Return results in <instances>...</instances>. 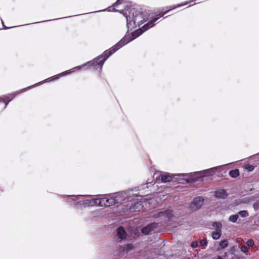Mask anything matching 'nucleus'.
I'll return each mask as SVG.
<instances>
[{"label": "nucleus", "mask_w": 259, "mask_h": 259, "mask_svg": "<svg viewBox=\"0 0 259 259\" xmlns=\"http://www.w3.org/2000/svg\"><path fill=\"white\" fill-rule=\"evenodd\" d=\"M174 8H171L167 11H166L162 13V14L159 15V17H157L156 18H153L151 21L148 22L146 24L144 25L141 29H138L136 30L133 34V38L131 39L127 40L126 38H123L121 39L118 43H117L115 45L113 46L112 48L110 49L109 52L103 56H100L96 58V61L94 60L92 61L89 62L88 64L90 65H94L95 62L97 64V65L101 66L100 68H102V66L104 64L105 60L112 54L115 52L117 50L119 49L122 46L130 42L131 40L136 38V37L140 36L142 33L144 31H146L148 29L151 28L154 25V22L156 21L159 18L165 15L167 12L169 10L174 9Z\"/></svg>", "instance_id": "nucleus-1"}, {"label": "nucleus", "mask_w": 259, "mask_h": 259, "mask_svg": "<svg viewBox=\"0 0 259 259\" xmlns=\"http://www.w3.org/2000/svg\"><path fill=\"white\" fill-rule=\"evenodd\" d=\"M118 195L115 194L113 195L106 196L101 198H96V203H98V206L101 207H109L115 205L118 202Z\"/></svg>", "instance_id": "nucleus-2"}, {"label": "nucleus", "mask_w": 259, "mask_h": 259, "mask_svg": "<svg viewBox=\"0 0 259 259\" xmlns=\"http://www.w3.org/2000/svg\"><path fill=\"white\" fill-rule=\"evenodd\" d=\"M142 18V14L139 13V12L136 13L135 16L133 15L132 19L130 16H126L127 27L130 28L134 27L136 26V23H137L139 26L142 24L143 22H142L141 19Z\"/></svg>", "instance_id": "nucleus-3"}, {"label": "nucleus", "mask_w": 259, "mask_h": 259, "mask_svg": "<svg viewBox=\"0 0 259 259\" xmlns=\"http://www.w3.org/2000/svg\"><path fill=\"white\" fill-rule=\"evenodd\" d=\"M204 199L202 197H198L193 200L190 205L192 211H195L200 208L203 204Z\"/></svg>", "instance_id": "nucleus-4"}, {"label": "nucleus", "mask_w": 259, "mask_h": 259, "mask_svg": "<svg viewBox=\"0 0 259 259\" xmlns=\"http://www.w3.org/2000/svg\"><path fill=\"white\" fill-rule=\"evenodd\" d=\"M172 216V212L169 210H166L164 211H158L156 212L153 215L155 218H170Z\"/></svg>", "instance_id": "nucleus-5"}, {"label": "nucleus", "mask_w": 259, "mask_h": 259, "mask_svg": "<svg viewBox=\"0 0 259 259\" xmlns=\"http://www.w3.org/2000/svg\"><path fill=\"white\" fill-rule=\"evenodd\" d=\"M143 205L141 201H137L130 206L128 211L130 212L140 211L143 210Z\"/></svg>", "instance_id": "nucleus-6"}, {"label": "nucleus", "mask_w": 259, "mask_h": 259, "mask_svg": "<svg viewBox=\"0 0 259 259\" xmlns=\"http://www.w3.org/2000/svg\"><path fill=\"white\" fill-rule=\"evenodd\" d=\"M157 227V224H150L142 229V233L145 235L149 234Z\"/></svg>", "instance_id": "nucleus-7"}, {"label": "nucleus", "mask_w": 259, "mask_h": 259, "mask_svg": "<svg viewBox=\"0 0 259 259\" xmlns=\"http://www.w3.org/2000/svg\"><path fill=\"white\" fill-rule=\"evenodd\" d=\"M116 234L118 239L120 241L124 240L126 237V233L122 227H119L117 229Z\"/></svg>", "instance_id": "nucleus-8"}, {"label": "nucleus", "mask_w": 259, "mask_h": 259, "mask_svg": "<svg viewBox=\"0 0 259 259\" xmlns=\"http://www.w3.org/2000/svg\"><path fill=\"white\" fill-rule=\"evenodd\" d=\"M14 94H10L8 96H4L3 97H0V100H2L3 102L5 103V108L6 107L8 103L13 99L14 97Z\"/></svg>", "instance_id": "nucleus-9"}, {"label": "nucleus", "mask_w": 259, "mask_h": 259, "mask_svg": "<svg viewBox=\"0 0 259 259\" xmlns=\"http://www.w3.org/2000/svg\"><path fill=\"white\" fill-rule=\"evenodd\" d=\"M161 181L163 183L169 182L172 179V176L168 173H165L160 175Z\"/></svg>", "instance_id": "nucleus-10"}, {"label": "nucleus", "mask_w": 259, "mask_h": 259, "mask_svg": "<svg viewBox=\"0 0 259 259\" xmlns=\"http://www.w3.org/2000/svg\"><path fill=\"white\" fill-rule=\"evenodd\" d=\"M215 195L216 197L218 198L224 199L226 198L227 194L226 191L223 189H220L215 191Z\"/></svg>", "instance_id": "nucleus-11"}, {"label": "nucleus", "mask_w": 259, "mask_h": 259, "mask_svg": "<svg viewBox=\"0 0 259 259\" xmlns=\"http://www.w3.org/2000/svg\"><path fill=\"white\" fill-rule=\"evenodd\" d=\"M134 248V245L132 244H127L123 247H120L119 251L123 252H127Z\"/></svg>", "instance_id": "nucleus-12"}, {"label": "nucleus", "mask_w": 259, "mask_h": 259, "mask_svg": "<svg viewBox=\"0 0 259 259\" xmlns=\"http://www.w3.org/2000/svg\"><path fill=\"white\" fill-rule=\"evenodd\" d=\"M219 167V166H218V167ZM218 167H214L207 170H205L203 171L204 176H211L213 175L215 173V170Z\"/></svg>", "instance_id": "nucleus-13"}, {"label": "nucleus", "mask_w": 259, "mask_h": 259, "mask_svg": "<svg viewBox=\"0 0 259 259\" xmlns=\"http://www.w3.org/2000/svg\"><path fill=\"white\" fill-rule=\"evenodd\" d=\"M82 204L85 206L98 205V203H96V199L93 200H85L83 201Z\"/></svg>", "instance_id": "nucleus-14"}, {"label": "nucleus", "mask_w": 259, "mask_h": 259, "mask_svg": "<svg viewBox=\"0 0 259 259\" xmlns=\"http://www.w3.org/2000/svg\"><path fill=\"white\" fill-rule=\"evenodd\" d=\"M222 234V231H214L212 232V237L214 240L219 239Z\"/></svg>", "instance_id": "nucleus-15"}, {"label": "nucleus", "mask_w": 259, "mask_h": 259, "mask_svg": "<svg viewBox=\"0 0 259 259\" xmlns=\"http://www.w3.org/2000/svg\"><path fill=\"white\" fill-rule=\"evenodd\" d=\"M229 175L232 178H236L239 175V170L237 169L231 170L229 172Z\"/></svg>", "instance_id": "nucleus-16"}, {"label": "nucleus", "mask_w": 259, "mask_h": 259, "mask_svg": "<svg viewBox=\"0 0 259 259\" xmlns=\"http://www.w3.org/2000/svg\"><path fill=\"white\" fill-rule=\"evenodd\" d=\"M212 226L215 228V231H222V224L220 222H214Z\"/></svg>", "instance_id": "nucleus-17"}, {"label": "nucleus", "mask_w": 259, "mask_h": 259, "mask_svg": "<svg viewBox=\"0 0 259 259\" xmlns=\"http://www.w3.org/2000/svg\"><path fill=\"white\" fill-rule=\"evenodd\" d=\"M238 219V214H236L234 215H232L230 216L229 218V221L232 223H236Z\"/></svg>", "instance_id": "nucleus-18"}, {"label": "nucleus", "mask_w": 259, "mask_h": 259, "mask_svg": "<svg viewBox=\"0 0 259 259\" xmlns=\"http://www.w3.org/2000/svg\"><path fill=\"white\" fill-rule=\"evenodd\" d=\"M228 245V241L227 240L225 239L220 242V246L221 248H225Z\"/></svg>", "instance_id": "nucleus-19"}, {"label": "nucleus", "mask_w": 259, "mask_h": 259, "mask_svg": "<svg viewBox=\"0 0 259 259\" xmlns=\"http://www.w3.org/2000/svg\"><path fill=\"white\" fill-rule=\"evenodd\" d=\"M238 214L242 218H244L248 215V213L247 210H242L240 211Z\"/></svg>", "instance_id": "nucleus-20"}, {"label": "nucleus", "mask_w": 259, "mask_h": 259, "mask_svg": "<svg viewBox=\"0 0 259 259\" xmlns=\"http://www.w3.org/2000/svg\"><path fill=\"white\" fill-rule=\"evenodd\" d=\"M254 241L252 240V239H249V240H248L246 242V244L248 246H252L254 245Z\"/></svg>", "instance_id": "nucleus-21"}, {"label": "nucleus", "mask_w": 259, "mask_h": 259, "mask_svg": "<svg viewBox=\"0 0 259 259\" xmlns=\"http://www.w3.org/2000/svg\"><path fill=\"white\" fill-rule=\"evenodd\" d=\"M240 250L242 252L246 253L248 251V248L245 245H242L240 248Z\"/></svg>", "instance_id": "nucleus-22"}, {"label": "nucleus", "mask_w": 259, "mask_h": 259, "mask_svg": "<svg viewBox=\"0 0 259 259\" xmlns=\"http://www.w3.org/2000/svg\"><path fill=\"white\" fill-rule=\"evenodd\" d=\"M254 166L251 165H249V164L246 165V166H245V168L249 171L253 170L254 169Z\"/></svg>", "instance_id": "nucleus-23"}, {"label": "nucleus", "mask_w": 259, "mask_h": 259, "mask_svg": "<svg viewBox=\"0 0 259 259\" xmlns=\"http://www.w3.org/2000/svg\"><path fill=\"white\" fill-rule=\"evenodd\" d=\"M207 242L205 239H202L200 241V245L202 246H205L207 245Z\"/></svg>", "instance_id": "nucleus-24"}, {"label": "nucleus", "mask_w": 259, "mask_h": 259, "mask_svg": "<svg viewBox=\"0 0 259 259\" xmlns=\"http://www.w3.org/2000/svg\"><path fill=\"white\" fill-rule=\"evenodd\" d=\"M121 0H117V1L112 5L113 7H116L121 3Z\"/></svg>", "instance_id": "nucleus-25"}, {"label": "nucleus", "mask_w": 259, "mask_h": 259, "mask_svg": "<svg viewBox=\"0 0 259 259\" xmlns=\"http://www.w3.org/2000/svg\"><path fill=\"white\" fill-rule=\"evenodd\" d=\"M191 246L193 248H196L198 246V243L197 242H193L191 243Z\"/></svg>", "instance_id": "nucleus-26"}, {"label": "nucleus", "mask_w": 259, "mask_h": 259, "mask_svg": "<svg viewBox=\"0 0 259 259\" xmlns=\"http://www.w3.org/2000/svg\"><path fill=\"white\" fill-rule=\"evenodd\" d=\"M68 72H67V71H66V72H63V73H62L61 75L62 76V75H64V74H68Z\"/></svg>", "instance_id": "nucleus-27"}, {"label": "nucleus", "mask_w": 259, "mask_h": 259, "mask_svg": "<svg viewBox=\"0 0 259 259\" xmlns=\"http://www.w3.org/2000/svg\"><path fill=\"white\" fill-rule=\"evenodd\" d=\"M215 259H223L220 256H217Z\"/></svg>", "instance_id": "nucleus-28"}, {"label": "nucleus", "mask_w": 259, "mask_h": 259, "mask_svg": "<svg viewBox=\"0 0 259 259\" xmlns=\"http://www.w3.org/2000/svg\"><path fill=\"white\" fill-rule=\"evenodd\" d=\"M177 175H178V176H184L186 175V174H178Z\"/></svg>", "instance_id": "nucleus-29"}, {"label": "nucleus", "mask_w": 259, "mask_h": 259, "mask_svg": "<svg viewBox=\"0 0 259 259\" xmlns=\"http://www.w3.org/2000/svg\"><path fill=\"white\" fill-rule=\"evenodd\" d=\"M85 66V64L83 65H82V66H81V67H82V66ZM80 67V66L76 67H75V68H74V69H77H77H79Z\"/></svg>", "instance_id": "nucleus-30"}, {"label": "nucleus", "mask_w": 259, "mask_h": 259, "mask_svg": "<svg viewBox=\"0 0 259 259\" xmlns=\"http://www.w3.org/2000/svg\"><path fill=\"white\" fill-rule=\"evenodd\" d=\"M149 184V183H147V184H146V185H147V186H146V187H147V188H148V187H149V186H148Z\"/></svg>", "instance_id": "nucleus-31"}, {"label": "nucleus", "mask_w": 259, "mask_h": 259, "mask_svg": "<svg viewBox=\"0 0 259 259\" xmlns=\"http://www.w3.org/2000/svg\"><path fill=\"white\" fill-rule=\"evenodd\" d=\"M72 197H73V198H76L77 196H74V195L72 196Z\"/></svg>", "instance_id": "nucleus-32"}, {"label": "nucleus", "mask_w": 259, "mask_h": 259, "mask_svg": "<svg viewBox=\"0 0 259 259\" xmlns=\"http://www.w3.org/2000/svg\"><path fill=\"white\" fill-rule=\"evenodd\" d=\"M187 4V3H186V4H183V5H182L181 6H184L185 5H186Z\"/></svg>", "instance_id": "nucleus-33"}, {"label": "nucleus", "mask_w": 259, "mask_h": 259, "mask_svg": "<svg viewBox=\"0 0 259 259\" xmlns=\"http://www.w3.org/2000/svg\"><path fill=\"white\" fill-rule=\"evenodd\" d=\"M111 8V7H109V9H110ZM109 11H110V10H109Z\"/></svg>", "instance_id": "nucleus-34"}]
</instances>
